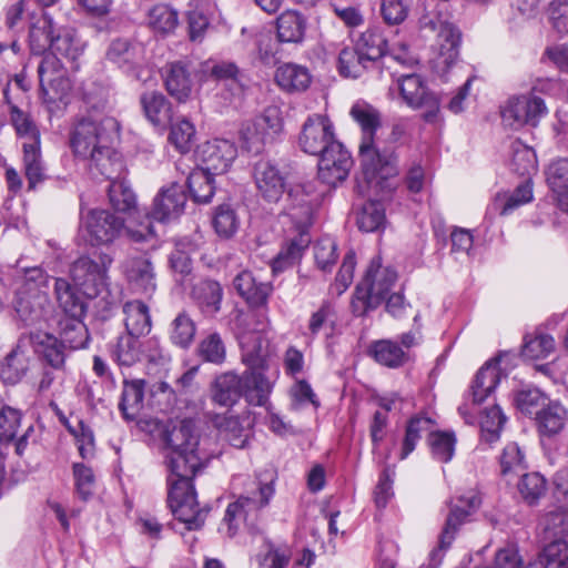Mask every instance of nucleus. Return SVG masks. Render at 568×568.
<instances>
[{
    "label": "nucleus",
    "mask_w": 568,
    "mask_h": 568,
    "mask_svg": "<svg viewBox=\"0 0 568 568\" xmlns=\"http://www.w3.org/2000/svg\"><path fill=\"white\" fill-rule=\"evenodd\" d=\"M517 486L524 501L532 506L545 495L547 481L539 473H529L521 475Z\"/></svg>",
    "instance_id": "obj_51"
},
{
    "label": "nucleus",
    "mask_w": 568,
    "mask_h": 568,
    "mask_svg": "<svg viewBox=\"0 0 568 568\" xmlns=\"http://www.w3.org/2000/svg\"><path fill=\"white\" fill-rule=\"evenodd\" d=\"M499 113L504 126L513 130H520L526 126L524 104L520 94L509 97L500 105Z\"/></svg>",
    "instance_id": "obj_56"
},
{
    "label": "nucleus",
    "mask_w": 568,
    "mask_h": 568,
    "mask_svg": "<svg viewBox=\"0 0 568 568\" xmlns=\"http://www.w3.org/2000/svg\"><path fill=\"white\" fill-rule=\"evenodd\" d=\"M549 402L545 393L530 386L521 388L515 396L516 407L525 415H535V418Z\"/></svg>",
    "instance_id": "obj_46"
},
{
    "label": "nucleus",
    "mask_w": 568,
    "mask_h": 568,
    "mask_svg": "<svg viewBox=\"0 0 568 568\" xmlns=\"http://www.w3.org/2000/svg\"><path fill=\"white\" fill-rule=\"evenodd\" d=\"M310 243V235L302 231L297 237L293 239L286 247L280 251L273 261V272H281L293 265L302 256L303 251L308 247Z\"/></svg>",
    "instance_id": "obj_47"
},
{
    "label": "nucleus",
    "mask_w": 568,
    "mask_h": 568,
    "mask_svg": "<svg viewBox=\"0 0 568 568\" xmlns=\"http://www.w3.org/2000/svg\"><path fill=\"white\" fill-rule=\"evenodd\" d=\"M541 525L548 539L556 540L568 537V515L558 508L547 513Z\"/></svg>",
    "instance_id": "obj_61"
},
{
    "label": "nucleus",
    "mask_w": 568,
    "mask_h": 568,
    "mask_svg": "<svg viewBox=\"0 0 568 568\" xmlns=\"http://www.w3.org/2000/svg\"><path fill=\"white\" fill-rule=\"evenodd\" d=\"M214 174L196 169L187 178V187L197 203H209L214 195Z\"/></svg>",
    "instance_id": "obj_45"
},
{
    "label": "nucleus",
    "mask_w": 568,
    "mask_h": 568,
    "mask_svg": "<svg viewBox=\"0 0 568 568\" xmlns=\"http://www.w3.org/2000/svg\"><path fill=\"white\" fill-rule=\"evenodd\" d=\"M253 179L260 195L276 203L285 191V179L270 160L261 159L253 166Z\"/></svg>",
    "instance_id": "obj_17"
},
{
    "label": "nucleus",
    "mask_w": 568,
    "mask_h": 568,
    "mask_svg": "<svg viewBox=\"0 0 568 568\" xmlns=\"http://www.w3.org/2000/svg\"><path fill=\"white\" fill-rule=\"evenodd\" d=\"M240 345L242 348V361L248 369H264L266 367L264 338L260 332L242 334Z\"/></svg>",
    "instance_id": "obj_35"
},
{
    "label": "nucleus",
    "mask_w": 568,
    "mask_h": 568,
    "mask_svg": "<svg viewBox=\"0 0 568 568\" xmlns=\"http://www.w3.org/2000/svg\"><path fill=\"white\" fill-rule=\"evenodd\" d=\"M480 506V498L471 493L462 496L457 504L450 508L447 516L445 527L439 537L440 549H447L455 539L456 532L462 524H464L467 516Z\"/></svg>",
    "instance_id": "obj_20"
},
{
    "label": "nucleus",
    "mask_w": 568,
    "mask_h": 568,
    "mask_svg": "<svg viewBox=\"0 0 568 568\" xmlns=\"http://www.w3.org/2000/svg\"><path fill=\"white\" fill-rule=\"evenodd\" d=\"M108 195L110 204L119 212L130 213L136 206V196L133 190L121 178L110 182Z\"/></svg>",
    "instance_id": "obj_48"
},
{
    "label": "nucleus",
    "mask_w": 568,
    "mask_h": 568,
    "mask_svg": "<svg viewBox=\"0 0 568 568\" xmlns=\"http://www.w3.org/2000/svg\"><path fill=\"white\" fill-rule=\"evenodd\" d=\"M233 284L237 293L253 307L265 305L273 291L270 283L257 281L248 271L239 273Z\"/></svg>",
    "instance_id": "obj_24"
},
{
    "label": "nucleus",
    "mask_w": 568,
    "mask_h": 568,
    "mask_svg": "<svg viewBox=\"0 0 568 568\" xmlns=\"http://www.w3.org/2000/svg\"><path fill=\"white\" fill-rule=\"evenodd\" d=\"M505 422L506 416L499 406L494 405L490 408H486L480 417L481 438L487 443L498 440Z\"/></svg>",
    "instance_id": "obj_52"
},
{
    "label": "nucleus",
    "mask_w": 568,
    "mask_h": 568,
    "mask_svg": "<svg viewBox=\"0 0 568 568\" xmlns=\"http://www.w3.org/2000/svg\"><path fill=\"white\" fill-rule=\"evenodd\" d=\"M287 215L298 229H304L312 223L314 206L317 197L306 191L304 186L297 185L288 191Z\"/></svg>",
    "instance_id": "obj_21"
},
{
    "label": "nucleus",
    "mask_w": 568,
    "mask_h": 568,
    "mask_svg": "<svg viewBox=\"0 0 568 568\" xmlns=\"http://www.w3.org/2000/svg\"><path fill=\"white\" fill-rule=\"evenodd\" d=\"M124 325L126 333L144 336L151 331L149 306L142 301L134 300L123 305Z\"/></svg>",
    "instance_id": "obj_33"
},
{
    "label": "nucleus",
    "mask_w": 568,
    "mask_h": 568,
    "mask_svg": "<svg viewBox=\"0 0 568 568\" xmlns=\"http://www.w3.org/2000/svg\"><path fill=\"white\" fill-rule=\"evenodd\" d=\"M251 425L248 417L229 416L221 423L220 433L233 447L245 448L252 435Z\"/></svg>",
    "instance_id": "obj_39"
},
{
    "label": "nucleus",
    "mask_w": 568,
    "mask_h": 568,
    "mask_svg": "<svg viewBox=\"0 0 568 568\" xmlns=\"http://www.w3.org/2000/svg\"><path fill=\"white\" fill-rule=\"evenodd\" d=\"M140 103L148 121L155 128H165L172 122V106L160 92H145Z\"/></svg>",
    "instance_id": "obj_28"
},
{
    "label": "nucleus",
    "mask_w": 568,
    "mask_h": 568,
    "mask_svg": "<svg viewBox=\"0 0 568 568\" xmlns=\"http://www.w3.org/2000/svg\"><path fill=\"white\" fill-rule=\"evenodd\" d=\"M500 474L509 481L526 469L525 455L516 443H509L499 457Z\"/></svg>",
    "instance_id": "obj_49"
},
{
    "label": "nucleus",
    "mask_w": 568,
    "mask_h": 568,
    "mask_svg": "<svg viewBox=\"0 0 568 568\" xmlns=\"http://www.w3.org/2000/svg\"><path fill=\"white\" fill-rule=\"evenodd\" d=\"M111 354L113 359L123 366H131L139 362L143 355L140 336L129 333L120 335Z\"/></svg>",
    "instance_id": "obj_42"
},
{
    "label": "nucleus",
    "mask_w": 568,
    "mask_h": 568,
    "mask_svg": "<svg viewBox=\"0 0 568 568\" xmlns=\"http://www.w3.org/2000/svg\"><path fill=\"white\" fill-rule=\"evenodd\" d=\"M500 377L498 359H491L480 367L471 385L470 396L474 406L483 403L495 390Z\"/></svg>",
    "instance_id": "obj_27"
},
{
    "label": "nucleus",
    "mask_w": 568,
    "mask_h": 568,
    "mask_svg": "<svg viewBox=\"0 0 568 568\" xmlns=\"http://www.w3.org/2000/svg\"><path fill=\"white\" fill-rule=\"evenodd\" d=\"M192 295L203 314L213 316L220 312L223 288L219 282L202 280L194 285Z\"/></svg>",
    "instance_id": "obj_30"
},
{
    "label": "nucleus",
    "mask_w": 568,
    "mask_h": 568,
    "mask_svg": "<svg viewBox=\"0 0 568 568\" xmlns=\"http://www.w3.org/2000/svg\"><path fill=\"white\" fill-rule=\"evenodd\" d=\"M243 396L241 376L234 373H224L215 377L211 385L212 400L224 407H231Z\"/></svg>",
    "instance_id": "obj_26"
},
{
    "label": "nucleus",
    "mask_w": 568,
    "mask_h": 568,
    "mask_svg": "<svg viewBox=\"0 0 568 568\" xmlns=\"http://www.w3.org/2000/svg\"><path fill=\"white\" fill-rule=\"evenodd\" d=\"M22 413L11 406L4 405L0 409V443H10L16 438L20 427Z\"/></svg>",
    "instance_id": "obj_63"
},
{
    "label": "nucleus",
    "mask_w": 568,
    "mask_h": 568,
    "mask_svg": "<svg viewBox=\"0 0 568 568\" xmlns=\"http://www.w3.org/2000/svg\"><path fill=\"white\" fill-rule=\"evenodd\" d=\"M195 333L193 320L185 312H181L171 324L170 338L173 344L186 348L193 342Z\"/></svg>",
    "instance_id": "obj_55"
},
{
    "label": "nucleus",
    "mask_w": 568,
    "mask_h": 568,
    "mask_svg": "<svg viewBox=\"0 0 568 568\" xmlns=\"http://www.w3.org/2000/svg\"><path fill=\"white\" fill-rule=\"evenodd\" d=\"M122 273L136 293L151 296L155 292L154 267L145 255L126 257L122 263Z\"/></svg>",
    "instance_id": "obj_16"
},
{
    "label": "nucleus",
    "mask_w": 568,
    "mask_h": 568,
    "mask_svg": "<svg viewBox=\"0 0 568 568\" xmlns=\"http://www.w3.org/2000/svg\"><path fill=\"white\" fill-rule=\"evenodd\" d=\"M178 22V12L168 4H155L149 10L148 24L155 32L170 33Z\"/></svg>",
    "instance_id": "obj_50"
},
{
    "label": "nucleus",
    "mask_w": 568,
    "mask_h": 568,
    "mask_svg": "<svg viewBox=\"0 0 568 568\" xmlns=\"http://www.w3.org/2000/svg\"><path fill=\"white\" fill-rule=\"evenodd\" d=\"M282 129L283 120L280 108L275 105L267 106L243 128V148L247 152L258 154L265 144L272 143L276 139Z\"/></svg>",
    "instance_id": "obj_11"
},
{
    "label": "nucleus",
    "mask_w": 568,
    "mask_h": 568,
    "mask_svg": "<svg viewBox=\"0 0 568 568\" xmlns=\"http://www.w3.org/2000/svg\"><path fill=\"white\" fill-rule=\"evenodd\" d=\"M85 159L89 160V169L93 175H101L110 182L120 179L124 172L121 155L111 148V144L100 148Z\"/></svg>",
    "instance_id": "obj_22"
},
{
    "label": "nucleus",
    "mask_w": 568,
    "mask_h": 568,
    "mask_svg": "<svg viewBox=\"0 0 568 568\" xmlns=\"http://www.w3.org/2000/svg\"><path fill=\"white\" fill-rule=\"evenodd\" d=\"M23 169L28 180L29 190H33L38 184L47 179L45 166L41 154V142L33 144H22Z\"/></svg>",
    "instance_id": "obj_36"
},
{
    "label": "nucleus",
    "mask_w": 568,
    "mask_h": 568,
    "mask_svg": "<svg viewBox=\"0 0 568 568\" xmlns=\"http://www.w3.org/2000/svg\"><path fill=\"white\" fill-rule=\"evenodd\" d=\"M349 114L362 130L358 153L366 181L371 182L379 173L389 175L392 171L388 168L396 159L393 153L381 152L375 145L376 131L382 126L381 112L366 101L358 100L352 105Z\"/></svg>",
    "instance_id": "obj_3"
},
{
    "label": "nucleus",
    "mask_w": 568,
    "mask_h": 568,
    "mask_svg": "<svg viewBox=\"0 0 568 568\" xmlns=\"http://www.w3.org/2000/svg\"><path fill=\"white\" fill-rule=\"evenodd\" d=\"M145 383L142 379L124 381L119 409L128 420H134L143 407Z\"/></svg>",
    "instance_id": "obj_38"
},
{
    "label": "nucleus",
    "mask_w": 568,
    "mask_h": 568,
    "mask_svg": "<svg viewBox=\"0 0 568 568\" xmlns=\"http://www.w3.org/2000/svg\"><path fill=\"white\" fill-rule=\"evenodd\" d=\"M163 81L168 93L179 102H185L194 89L190 73H165Z\"/></svg>",
    "instance_id": "obj_58"
},
{
    "label": "nucleus",
    "mask_w": 568,
    "mask_h": 568,
    "mask_svg": "<svg viewBox=\"0 0 568 568\" xmlns=\"http://www.w3.org/2000/svg\"><path fill=\"white\" fill-rule=\"evenodd\" d=\"M397 280V273L390 266H383L379 256L374 257L357 284L352 300V312L355 316H365L377 308Z\"/></svg>",
    "instance_id": "obj_4"
},
{
    "label": "nucleus",
    "mask_w": 568,
    "mask_h": 568,
    "mask_svg": "<svg viewBox=\"0 0 568 568\" xmlns=\"http://www.w3.org/2000/svg\"><path fill=\"white\" fill-rule=\"evenodd\" d=\"M21 344L29 343L34 353L40 355L51 367L62 368L65 362L67 346L55 336L44 332H31L20 339Z\"/></svg>",
    "instance_id": "obj_19"
},
{
    "label": "nucleus",
    "mask_w": 568,
    "mask_h": 568,
    "mask_svg": "<svg viewBox=\"0 0 568 568\" xmlns=\"http://www.w3.org/2000/svg\"><path fill=\"white\" fill-rule=\"evenodd\" d=\"M47 303L45 294L41 292L20 291L13 301V308L18 318L24 325H33L43 316V305Z\"/></svg>",
    "instance_id": "obj_25"
},
{
    "label": "nucleus",
    "mask_w": 568,
    "mask_h": 568,
    "mask_svg": "<svg viewBox=\"0 0 568 568\" xmlns=\"http://www.w3.org/2000/svg\"><path fill=\"white\" fill-rule=\"evenodd\" d=\"M113 258L100 253L97 258L80 256L70 266V276L75 286L90 300L102 320L109 318L122 302V290L112 285L109 268Z\"/></svg>",
    "instance_id": "obj_2"
},
{
    "label": "nucleus",
    "mask_w": 568,
    "mask_h": 568,
    "mask_svg": "<svg viewBox=\"0 0 568 568\" xmlns=\"http://www.w3.org/2000/svg\"><path fill=\"white\" fill-rule=\"evenodd\" d=\"M532 200L531 180H524L509 196L497 197L496 204L503 203L501 215L510 214L515 209Z\"/></svg>",
    "instance_id": "obj_59"
},
{
    "label": "nucleus",
    "mask_w": 568,
    "mask_h": 568,
    "mask_svg": "<svg viewBox=\"0 0 568 568\" xmlns=\"http://www.w3.org/2000/svg\"><path fill=\"white\" fill-rule=\"evenodd\" d=\"M318 158V178L331 186L344 181L353 166L351 153L341 142L333 143Z\"/></svg>",
    "instance_id": "obj_14"
},
{
    "label": "nucleus",
    "mask_w": 568,
    "mask_h": 568,
    "mask_svg": "<svg viewBox=\"0 0 568 568\" xmlns=\"http://www.w3.org/2000/svg\"><path fill=\"white\" fill-rule=\"evenodd\" d=\"M186 195L182 185L172 183L160 190L153 201L152 211L146 215V223L138 229H126L129 237L136 243L146 242L155 236L151 220L166 222L178 217L184 210Z\"/></svg>",
    "instance_id": "obj_6"
},
{
    "label": "nucleus",
    "mask_w": 568,
    "mask_h": 568,
    "mask_svg": "<svg viewBox=\"0 0 568 568\" xmlns=\"http://www.w3.org/2000/svg\"><path fill=\"white\" fill-rule=\"evenodd\" d=\"M54 280V293L59 306L62 308L63 316H83L85 314V304L79 297L71 284L61 277Z\"/></svg>",
    "instance_id": "obj_41"
},
{
    "label": "nucleus",
    "mask_w": 568,
    "mask_h": 568,
    "mask_svg": "<svg viewBox=\"0 0 568 568\" xmlns=\"http://www.w3.org/2000/svg\"><path fill=\"white\" fill-rule=\"evenodd\" d=\"M212 223L219 236L225 239L233 236L239 227V220L234 210L225 204L216 209Z\"/></svg>",
    "instance_id": "obj_62"
},
{
    "label": "nucleus",
    "mask_w": 568,
    "mask_h": 568,
    "mask_svg": "<svg viewBox=\"0 0 568 568\" xmlns=\"http://www.w3.org/2000/svg\"><path fill=\"white\" fill-rule=\"evenodd\" d=\"M39 80L47 102L63 101L73 85L68 73H39Z\"/></svg>",
    "instance_id": "obj_40"
},
{
    "label": "nucleus",
    "mask_w": 568,
    "mask_h": 568,
    "mask_svg": "<svg viewBox=\"0 0 568 568\" xmlns=\"http://www.w3.org/2000/svg\"><path fill=\"white\" fill-rule=\"evenodd\" d=\"M81 230L87 242L92 246L112 244L125 230L124 220L103 210H89L81 217Z\"/></svg>",
    "instance_id": "obj_12"
},
{
    "label": "nucleus",
    "mask_w": 568,
    "mask_h": 568,
    "mask_svg": "<svg viewBox=\"0 0 568 568\" xmlns=\"http://www.w3.org/2000/svg\"><path fill=\"white\" fill-rule=\"evenodd\" d=\"M162 439L171 449L168 456L169 507L187 529H197L203 525L206 513L199 509L192 479L204 466L207 455L197 448L199 436L195 434L194 422L183 419L166 426Z\"/></svg>",
    "instance_id": "obj_1"
},
{
    "label": "nucleus",
    "mask_w": 568,
    "mask_h": 568,
    "mask_svg": "<svg viewBox=\"0 0 568 568\" xmlns=\"http://www.w3.org/2000/svg\"><path fill=\"white\" fill-rule=\"evenodd\" d=\"M511 171L523 176L525 180H531V175L537 172L535 151L525 145L521 141L516 140L511 143Z\"/></svg>",
    "instance_id": "obj_43"
},
{
    "label": "nucleus",
    "mask_w": 568,
    "mask_h": 568,
    "mask_svg": "<svg viewBox=\"0 0 568 568\" xmlns=\"http://www.w3.org/2000/svg\"><path fill=\"white\" fill-rule=\"evenodd\" d=\"M524 116L526 126L536 128L540 120L548 114V108L542 98L535 93H523Z\"/></svg>",
    "instance_id": "obj_60"
},
{
    "label": "nucleus",
    "mask_w": 568,
    "mask_h": 568,
    "mask_svg": "<svg viewBox=\"0 0 568 568\" xmlns=\"http://www.w3.org/2000/svg\"><path fill=\"white\" fill-rule=\"evenodd\" d=\"M387 40L378 26L368 28L356 41V49H343L338 54V71H351L361 65L367 69L366 62L375 61L385 54Z\"/></svg>",
    "instance_id": "obj_10"
},
{
    "label": "nucleus",
    "mask_w": 568,
    "mask_h": 568,
    "mask_svg": "<svg viewBox=\"0 0 568 568\" xmlns=\"http://www.w3.org/2000/svg\"><path fill=\"white\" fill-rule=\"evenodd\" d=\"M432 424V419L426 416L417 415L409 419L406 427L400 459H405L415 449L422 435L430 430Z\"/></svg>",
    "instance_id": "obj_54"
},
{
    "label": "nucleus",
    "mask_w": 568,
    "mask_h": 568,
    "mask_svg": "<svg viewBox=\"0 0 568 568\" xmlns=\"http://www.w3.org/2000/svg\"><path fill=\"white\" fill-rule=\"evenodd\" d=\"M118 135V122L113 118H83L71 132L70 144L73 152L81 158L94 154L100 148L111 144Z\"/></svg>",
    "instance_id": "obj_7"
},
{
    "label": "nucleus",
    "mask_w": 568,
    "mask_h": 568,
    "mask_svg": "<svg viewBox=\"0 0 568 568\" xmlns=\"http://www.w3.org/2000/svg\"><path fill=\"white\" fill-rule=\"evenodd\" d=\"M82 316H62L58 322L59 339L69 349H80L89 342L88 329Z\"/></svg>",
    "instance_id": "obj_32"
},
{
    "label": "nucleus",
    "mask_w": 568,
    "mask_h": 568,
    "mask_svg": "<svg viewBox=\"0 0 568 568\" xmlns=\"http://www.w3.org/2000/svg\"><path fill=\"white\" fill-rule=\"evenodd\" d=\"M29 44L31 52L38 57L44 54L48 49L67 59L75 60L78 57L73 33L67 29H57L53 19L44 11L38 17H32Z\"/></svg>",
    "instance_id": "obj_5"
},
{
    "label": "nucleus",
    "mask_w": 568,
    "mask_h": 568,
    "mask_svg": "<svg viewBox=\"0 0 568 568\" xmlns=\"http://www.w3.org/2000/svg\"><path fill=\"white\" fill-rule=\"evenodd\" d=\"M537 427L542 436L560 434L568 423V410L559 402L550 400L536 417Z\"/></svg>",
    "instance_id": "obj_29"
},
{
    "label": "nucleus",
    "mask_w": 568,
    "mask_h": 568,
    "mask_svg": "<svg viewBox=\"0 0 568 568\" xmlns=\"http://www.w3.org/2000/svg\"><path fill=\"white\" fill-rule=\"evenodd\" d=\"M262 369H247L241 376L243 396L250 405L263 406L267 402L272 390L270 381L263 375Z\"/></svg>",
    "instance_id": "obj_31"
},
{
    "label": "nucleus",
    "mask_w": 568,
    "mask_h": 568,
    "mask_svg": "<svg viewBox=\"0 0 568 568\" xmlns=\"http://www.w3.org/2000/svg\"><path fill=\"white\" fill-rule=\"evenodd\" d=\"M404 102L412 109H423L422 119L426 123H437L440 118V101L429 91L419 73H407L397 79L396 84Z\"/></svg>",
    "instance_id": "obj_9"
},
{
    "label": "nucleus",
    "mask_w": 568,
    "mask_h": 568,
    "mask_svg": "<svg viewBox=\"0 0 568 568\" xmlns=\"http://www.w3.org/2000/svg\"><path fill=\"white\" fill-rule=\"evenodd\" d=\"M385 210L376 201L365 203L357 214V225L364 232H376L385 224Z\"/></svg>",
    "instance_id": "obj_53"
},
{
    "label": "nucleus",
    "mask_w": 568,
    "mask_h": 568,
    "mask_svg": "<svg viewBox=\"0 0 568 568\" xmlns=\"http://www.w3.org/2000/svg\"><path fill=\"white\" fill-rule=\"evenodd\" d=\"M274 493L273 480L270 483L258 481L255 484V488L252 490L251 495H242L237 500L231 503L225 510L223 519L227 536H234L241 523L253 527L260 510L268 505Z\"/></svg>",
    "instance_id": "obj_8"
},
{
    "label": "nucleus",
    "mask_w": 568,
    "mask_h": 568,
    "mask_svg": "<svg viewBox=\"0 0 568 568\" xmlns=\"http://www.w3.org/2000/svg\"><path fill=\"white\" fill-rule=\"evenodd\" d=\"M10 118L17 134L23 139L22 144H33L36 141L40 143V132L29 114L12 105Z\"/></svg>",
    "instance_id": "obj_57"
},
{
    "label": "nucleus",
    "mask_w": 568,
    "mask_h": 568,
    "mask_svg": "<svg viewBox=\"0 0 568 568\" xmlns=\"http://www.w3.org/2000/svg\"><path fill=\"white\" fill-rule=\"evenodd\" d=\"M202 162L200 170L217 175L227 172L237 156L236 145L225 139H215L202 144L197 151Z\"/></svg>",
    "instance_id": "obj_15"
},
{
    "label": "nucleus",
    "mask_w": 568,
    "mask_h": 568,
    "mask_svg": "<svg viewBox=\"0 0 568 568\" xmlns=\"http://www.w3.org/2000/svg\"><path fill=\"white\" fill-rule=\"evenodd\" d=\"M413 0H382L381 13L387 24H399L408 16Z\"/></svg>",
    "instance_id": "obj_64"
},
{
    "label": "nucleus",
    "mask_w": 568,
    "mask_h": 568,
    "mask_svg": "<svg viewBox=\"0 0 568 568\" xmlns=\"http://www.w3.org/2000/svg\"><path fill=\"white\" fill-rule=\"evenodd\" d=\"M371 354L377 363L390 368L400 367L408 359L403 348L390 339L374 342L371 346Z\"/></svg>",
    "instance_id": "obj_44"
},
{
    "label": "nucleus",
    "mask_w": 568,
    "mask_h": 568,
    "mask_svg": "<svg viewBox=\"0 0 568 568\" xmlns=\"http://www.w3.org/2000/svg\"><path fill=\"white\" fill-rule=\"evenodd\" d=\"M337 142L339 141L335 138L334 125L325 114L310 115L298 136L301 150L315 156H320Z\"/></svg>",
    "instance_id": "obj_13"
},
{
    "label": "nucleus",
    "mask_w": 568,
    "mask_h": 568,
    "mask_svg": "<svg viewBox=\"0 0 568 568\" xmlns=\"http://www.w3.org/2000/svg\"><path fill=\"white\" fill-rule=\"evenodd\" d=\"M277 39L280 42L300 43L306 30V19L295 10H286L276 21Z\"/></svg>",
    "instance_id": "obj_34"
},
{
    "label": "nucleus",
    "mask_w": 568,
    "mask_h": 568,
    "mask_svg": "<svg viewBox=\"0 0 568 568\" xmlns=\"http://www.w3.org/2000/svg\"><path fill=\"white\" fill-rule=\"evenodd\" d=\"M233 284L237 293L253 307L265 305L273 291L270 283L257 281L248 271L239 273Z\"/></svg>",
    "instance_id": "obj_23"
},
{
    "label": "nucleus",
    "mask_w": 568,
    "mask_h": 568,
    "mask_svg": "<svg viewBox=\"0 0 568 568\" xmlns=\"http://www.w3.org/2000/svg\"><path fill=\"white\" fill-rule=\"evenodd\" d=\"M546 180L557 195L559 207L568 213V159L551 162L546 170Z\"/></svg>",
    "instance_id": "obj_37"
},
{
    "label": "nucleus",
    "mask_w": 568,
    "mask_h": 568,
    "mask_svg": "<svg viewBox=\"0 0 568 568\" xmlns=\"http://www.w3.org/2000/svg\"><path fill=\"white\" fill-rule=\"evenodd\" d=\"M437 37L440 52L434 60L433 69L434 71H448L456 67L462 33L453 23L439 21Z\"/></svg>",
    "instance_id": "obj_18"
}]
</instances>
